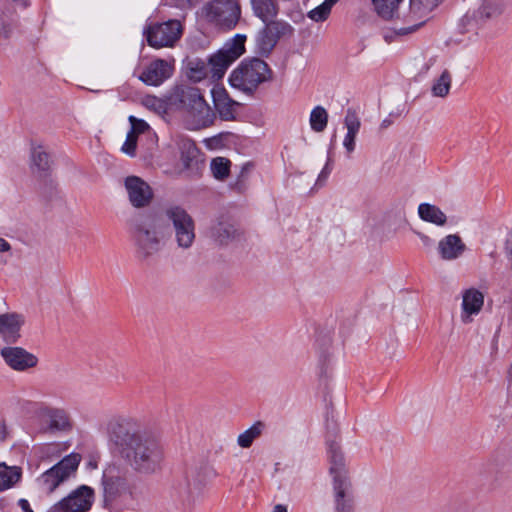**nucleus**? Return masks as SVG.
<instances>
[{"mask_svg":"<svg viewBox=\"0 0 512 512\" xmlns=\"http://www.w3.org/2000/svg\"><path fill=\"white\" fill-rule=\"evenodd\" d=\"M496 13V8L490 3H483L478 9V16L481 19H487L492 17Z\"/></svg>","mask_w":512,"mask_h":512,"instance_id":"41","label":"nucleus"},{"mask_svg":"<svg viewBox=\"0 0 512 512\" xmlns=\"http://www.w3.org/2000/svg\"><path fill=\"white\" fill-rule=\"evenodd\" d=\"M429 14L430 12L410 0L408 12L402 17L404 25L395 28L396 34L408 35L415 32L426 23Z\"/></svg>","mask_w":512,"mask_h":512,"instance_id":"15","label":"nucleus"},{"mask_svg":"<svg viewBox=\"0 0 512 512\" xmlns=\"http://www.w3.org/2000/svg\"><path fill=\"white\" fill-rule=\"evenodd\" d=\"M484 304V295L475 288H469L462 294V313L461 320L468 324L472 321V316L477 315Z\"/></svg>","mask_w":512,"mask_h":512,"instance_id":"18","label":"nucleus"},{"mask_svg":"<svg viewBox=\"0 0 512 512\" xmlns=\"http://www.w3.org/2000/svg\"><path fill=\"white\" fill-rule=\"evenodd\" d=\"M246 36L235 35L224 47L210 57L206 74L215 80L221 79L228 67L245 52Z\"/></svg>","mask_w":512,"mask_h":512,"instance_id":"6","label":"nucleus"},{"mask_svg":"<svg viewBox=\"0 0 512 512\" xmlns=\"http://www.w3.org/2000/svg\"><path fill=\"white\" fill-rule=\"evenodd\" d=\"M65 425H66V431L72 427V424L70 423V421L67 418H66Z\"/></svg>","mask_w":512,"mask_h":512,"instance_id":"54","label":"nucleus"},{"mask_svg":"<svg viewBox=\"0 0 512 512\" xmlns=\"http://www.w3.org/2000/svg\"><path fill=\"white\" fill-rule=\"evenodd\" d=\"M272 512H287V508L284 505L278 504L273 508Z\"/></svg>","mask_w":512,"mask_h":512,"instance_id":"51","label":"nucleus"},{"mask_svg":"<svg viewBox=\"0 0 512 512\" xmlns=\"http://www.w3.org/2000/svg\"><path fill=\"white\" fill-rule=\"evenodd\" d=\"M12 31H13V28L11 25L3 23L0 28V35L7 39L11 36Z\"/></svg>","mask_w":512,"mask_h":512,"instance_id":"44","label":"nucleus"},{"mask_svg":"<svg viewBox=\"0 0 512 512\" xmlns=\"http://www.w3.org/2000/svg\"><path fill=\"white\" fill-rule=\"evenodd\" d=\"M110 438L119 448L121 457L140 475H152L160 471L164 452L160 442L143 430L132 417H117L107 424Z\"/></svg>","mask_w":512,"mask_h":512,"instance_id":"1","label":"nucleus"},{"mask_svg":"<svg viewBox=\"0 0 512 512\" xmlns=\"http://www.w3.org/2000/svg\"><path fill=\"white\" fill-rule=\"evenodd\" d=\"M339 0H325L324 3L328 5V7L331 9L332 6L337 3Z\"/></svg>","mask_w":512,"mask_h":512,"instance_id":"53","label":"nucleus"},{"mask_svg":"<svg viewBox=\"0 0 512 512\" xmlns=\"http://www.w3.org/2000/svg\"><path fill=\"white\" fill-rule=\"evenodd\" d=\"M20 477L21 472L19 468L0 464V490L10 488L19 481Z\"/></svg>","mask_w":512,"mask_h":512,"instance_id":"32","label":"nucleus"},{"mask_svg":"<svg viewBox=\"0 0 512 512\" xmlns=\"http://www.w3.org/2000/svg\"><path fill=\"white\" fill-rule=\"evenodd\" d=\"M330 12H331V9L328 7V5H326L323 2L316 8L309 11L308 17L315 22H320V21L326 20L327 17L329 16Z\"/></svg>","mask_w":512,"mask_h":512,"instance_id":"37","label":"nucleus"},{"mask_svg":"<svg viewBox=\"0 0 512 512\" xmlns=\"http://www.w3.org/2000/svg\"><path fill=\"white\" fill-rule=\"evenodd\" d=\"M293 33V27L281 20L266 22L260 29L255 38L256 52L260 56H269L275 48L279 39L290 36Z\"/></svg>","mask_w":512,"mask_h":512,"instance_id":"8","label":"nucleus"},{"mask_svg":"<svg viewBox=\"0 0 512 512\" xmlns=\"http://www.w3.org/2000/svg\"><path fill=\"white\" fill-rule=\"evenodd\" d=\"M87 468L90 469V470H94L97 468V461L95 459H90L88 462H87Z\"/></svg>","mask_w":512,"mask_h":512,"instance_id":"50","label":"nucleus"},{"mask_svg":"<svg viewBox=\"0 0 512 512\" xmlns=\"http://www.w3.org/2000/svg\"><path fill=\"white\" fill-rule=\"evenodd\" d=\"M310 126L314 132H322L328 123V113L322 106H316L310 113Z\"/></svg>","mask_w":512,"mask_h":512,"instance_id":"33","label":"nucleus"},{"mask_svg":"<svg viewBox=\"0 0 512 512\" xmlns=\"http://www.w3.org/2000/svg\"><path fill=\"white\" fill-rule=\"evenodd\" d=\"M391 123H392V122H391V120H389V119H384V120L382 121V123H381V128H387V127H389V126L391 125Z\"/></svg>","mask_w":512,"mask_h":512,"instance_id":"52","label":"nucleus"},{"mask_svg":"<svg viewBox=\"0 0 512 512\" xmlns=\"http://www.w3.org/2000/svg\"><path fill=\"white\" fill-rule=\"evenodd\" d=\"M11 250V245L7 240L0 237V252H8Z\"/></svg>","mask_w":512,"mask_h":512,"instance_id":"48","label":"nucleus"},{"mask_svg":"<svg viewBox=\"0 0 512 512\" xmlns=\"http://www.w3.org/2000/svg\"><path fill=\"white\" fill-rule=\"evenodd\" d=\"M129 202L135 208L148 206L153 199V191L148 183L138 176H128L124 180Z\"/></svg>","mask_w":512,"mask_h":512,"instance_id":"11","label":"nucleus"},{"mask_svg":"<svg viewBox=\"0 0 512 512\" xmlns=\"http://www.w3.org/2000/svg\"><path fill=\"white\" fill-rule=\"evenodd\" d=\"M330 460V474L333 478V483L336 482H349L347 470L345 468L344 456L341 452L340 446L337 443L329 444L328 448Z\"/></svg>","mask_w":512,"mask_h":512,"instance_id":"20","label":"nucleus"},{"mask_svg":"<svg viewBox=\"0 0 512 512\" xmlns=\"http://www.w3.org/2000/svg\"><path fill=\"white\" fill-rule=\"evenodd\" d=\"M94 502V490L81 485L66 496V512H87Z\"/></svg>","mask_w":512,"mask_h":512,"instance_id":"17","label":"nucleus"},{"mask_svg":"<svg viewBox=\"0 0 512 512\" xmlns=\"http://www.w3.org/2000/svg\"><path fill=\"white\" fill-rule=\"evenodd\" d=\"M233 104H217L219 114L223 120L229 121L234 119Z\"/></svg>","mask_w":512,"mask_h":512,"instance_id":"40","label":"nucleus"},{"mask_svg":"<svg viewBox=\"0 0 512 512\" xmlns=\"http://www.w3.org/2000/svg\"><path fill=\"white\" fill-rule=\"evenodd\" d=\"M64 481V459L59 461L38 479L42 490L52 493Z\"/></svg>","mask_w":512,"mask_h":512,"instance_id":"24","label":"nucleus"},{"mask_svg":"<svg viewBox=\"0 0 512 512\" xmlns=\"http://www.w3.org/2000/svg\"><path fill=\"white\" fill-rule=\"evenodd\" d=\"M229 168L230 161L223 157H217L211 162V170L216 179L223 180L226 178L229 174Z\"/></svg>","mask_w":512,"mask_h":512,"instance_id":"34","label":"nucleus"},{"mask_svg":"<svg viewBox=\"0 0 512 512\" xmlns=\"http://www.w3.org/2000/svg\"><path fill=\"white\" fill-rule=\"evenodd\" d=\"M173 74V66L164 59H156L147 65L139 79L149 86H159Z\"/></svg>","mask_w":512,"mask_h":512,"instance_id":"14","label":"nucleus"},{"mask_svg":"<svg viewBox=\"0 0 512 512\" xmlns=\"http://www.w3.org/2000/svg\"><path fill=\"white\" fill-rule=\"evenodd\" d=\"M18 505L23 510V512H33L29 502L26 499H20L18 501Z\"/></svg>","mask_w":512,"mask_h":512,"instance_id":"46","label":"nucleus"},{"mask_svg":"<svg viewBox=\"0 0 512 512\" xmlns=\"http://www.w3.org/2000/svg\"><path fill=\"white\" fill-rule=\"evenodd\" d=\"M452 84V75L451 73L445 69L441 75L434 80L431 93L434 97L444 98L449 94L450 88Z\"/></svg>","mask_w":512,"mask_h":512,"instance_id":"30","label":"nucleus"},{"mask_svg":"<svg viewBox=\"0 0 512 512\" xmlns=\"http://www.w3.org/2000/svg\"><path fill=\"white\" fill-rule=\"evenodd\" d=\"M412 2H415L424 10H427L428 12H431L437 5V0H411Z\"/></svg>","mask_w":512,"mask_h":512,"instance_id":"43","label":"nucleus"},{"mask_svg":"<svg viewBox=\"0 0 512 512\" xmlns=\"http://www.w3.org/2000/svg\"><path fill=\"white\" fill-rule=\"evenodd\" d=\"M344 125L347 133L343 140V146L348 153L355 150V139L361 127V121L353 109H348L344 118Z\"/></svg>","mask_w":512,"mask_h":512,"instance_id":"25","label":"nucleus"},{"mask_svg":"<svg viewBox=\"0 0 512 512\" xmlns=\"http://www.w3.org/2000/svg\"><path fill=\"white\" fill-rule=\"evenodd\" d=\"M144 105L155 111H165L169 109L168 94L165 99L157 98L156 96H147L144 98Z\"/></svg>","mask_w":512,"mask_h":512,"instance_id":"35","label":"nucleus"},{"mask_svg":"<svg viewBox=\"0 0 512 512\" xmlns=\"http://www.w3.org/2000/svg\"><path fill=\"white\" fill-rule=\"evenodd\" d=\"M170 235V226L159 215L133 226L132 238L136 256L141 260L156 255L162 248L165 238Z\"/></svg>","mask_w":512,"mask_h":512,"instance_id":"3","label":"nucleus"},{"mask_svg":"<svg viewBox=\"0 0 512 512\" xmlns=\"http://www.w3.org/2000/svg\"><path fill=\"white\" fill-rule=\"evenodd\" d=\"M64 416L61 410L45 407L38 411L39 430L47 435H56L64 428Z\"/></svg>","mask_w":512,"mask_h":512,"instance_id":"16","label":"nucleus"},{"mask_svg":"<svg viewBox=\"0 0 512 512\" xmlns=\"http://www.w3.org/2000/svg\"><path fill=\"white\" fill-rule=\"evenodd\" d=\"M174 3L181 9L189 8L192 6V0H174Z\"/></svg>","mask_w":512,"mask_h":512,"instance_id":"47","label":"nucleus"},{"mask_svg":"<svg viewBox=\"0 0 512 512\" xmlns=\"http://www.w3.org/2000/svg\"><path fill=\"white\" fill-rule=\"evenodd\" d=\"M103 493L106 500H114L127 489V479L117 465H109L102 476Z\"/></svg>","mask_w":512,"mask_h":512,"instance_id":"12","label":"nucleus"},{"mask_svg":"<svg viewBox=\"0 0 512 512\" xmlns=\"http://www.w3.org/2000/svg\"><path fill=\"white\" fill-rule=\"evenodd\" d=\"M269 65L260 58L246 59L232 71L229 82L232 87L244 93H254L260 84L272 79Z\"/></svg>","mask_w":512,"mask_h":512,"instance_id":"4","label":"nucleus"},{"mask_svg":"<svg viewBox=\"0 0 512 512\" xmlns=\"http://www.w3.org/2000/svg\"><path fill=\"white\" fill-rule=\"evenodd\" d=\"M403 0H372V4L374 6L377 14L383 19H392L397 10L399 4Z\"/></svg>","mask_w":512,"mask_h":512,"instance_id":"31","label":"nucleus"},{"mask_svg":"<svg viewBox=\"0 0 512 512\" xmlns=\"http://www.w3.org/2000/svg\"><path fill=\"white\" fill-rule=\"evenodd\" d=\"M335 512H353L354 498L349 482L333 483Z\"/></svg>","mask_w":512,"mask_h":512,"instance_id":"21","label":"nucleus"},{"mask_svg":"<svg viewBox=\"0 0 512 512\" xmlns=\"http://www.w3.org/2000/svg\"><path fill=\"white\" fill-rule=\"evenodd\" d=\"M48 512H64V499L58 501L54 506H52Z\"/></svg>","mask_w":512,"mask_h":512,"instance_id":"45","label":"nucleus"},{"mask_svg":"<svg viewBox=\"0 0 512 512\" xmlns=\"http://www.w3.org/2000/svg\"><path fill=\"white\" fill-rule=\"evenodd\" d=\"M82 460V456L79 453H70L66 455V480L70 476H74L75 472Z\"/></svg>","mask_w":512,"mask_h":512,"instance_id":"36","label":"nucleus"},{"mask_svg":"<svg viewBox=\"0 0 512 512\" xmlns=\"http://www.w3.org/2000/svg\"><path fill=\"white\" fill-rule=\"evenodd\" d=\"M158 215L166 225L171 224L178 248L188 250L193 246L196 239L195 221L184 208L172 205L165 208Z\"/></svg>","mask_w":512,"mask_h":512,"instance_id":"5","label":"nucleus"},{"mask_svg":"<svg viewBox=\"0 0 512 512\" xmlns=\"http://www.w3.org/2000/svg\"><path fill=\"white\" fill-rule=\"evenodd\" d=\"M331 171H332L331 162H330V160H328L326 165L324 166V168L322 169V171L320 172V174L318 176L316 185H318V186L324 185V183L327 180L328 176L330 175Z\"/></svg>","mask_w":512,"mask_h":512,"instance_id":"42","label":"nucleus"},{"mask_svg":"<svg viewBox=\"0 0 512 512\" xmlns=\"http://www.w3.org/2000/svg\"><path fill=\"white\" fill-rule=\"evenodd\" d=\"M254 14L264 23L273 21L278 14V5L276 0H251Z\"/></svg>","mask_w":512,"mask_h":512,"instance_id":"26","label":"nucleus"},{"mask_svg":"<svg viewBox=\"0 0 512 512\" xmlns=\"http://www.w3.org/2000/svg\"><path fill=\"white\" fill-rule=\"evenodd\" d=\"M465 249V244L456 234L444 237L438 244V251L443 260L457 259L463 254Z\"/></svg>","mask_w":512,"mask_h":512,"instance_id":"23","label":"nucleus"},{"mask_svg":"<svg viewBox=\"0 0 512 512\" xmlns=\"http://www.w3.org/2000/svg\"><path fill=\"white\" fill-rule=\"evenodd\" d=\"M136 146H137V137L134 134V132H128L126 136V140L124 144L122 145V152L129 156H134L136 152Z\"/></svg>","mask_w":512,"mask_h":512,"instance_id":"38","label":"nucleus"},{"mask_svg":"<svg viewBox=\"0 0 512 512\" xmlns=\"http://www.w3.org/2000/svg\"><path fill=\"white\" fill-rule=\"evenodd\" d=\"M168 105L169 109L183 111L191 120L193 129L206 127L213 121L214 114L196 87L188 85L174 87L168 93Z\"/></svg>","mask_w":512,"mask_h":512,"instance_id":"2","label":"nucleus"},{"mask_svg":"<svg viewBox=\"0 0 512 512\" xmlns=\"http://www.w3.org/2000/svg\"><path fill=\"white\" fill-rule=\"evenodd\" d=\"M24 323V318L16 313L0 315V335L8 342H15L19 337V331Z\"/></svg>","mask_w":512,"mask_h":512,"instance_id":"22","label":"nucleus"},{"mask_svg":"<svg viewBox=\"0 0 512 512\" xmlns=\"http://www.w3.org/2000/svg\"><path fill=\"white\" fill-rule=\"evenodd\" d=\"M211 235L220 245H227L233 241L240 240L242 232L234 222L227 219H219L212 227Z\"/></svg>","mask_w":512,"mask_h":512,"instance_id":"19","label":"nucleus"},{"mask_svg":"<svg viewBox=\"0 0 512 512\" xmlns=\"http://www.w3.org/2000/svg\"><path fill=\"white\" fill-rule=\"evenodd\" d=\"M129 121L131 123V130L129 132H134L136 137H138V134L144 133L149 128V125L144 120L137 119L134 116H130Z\"/></svg>","mask_w":512,"mask_h":512,"instance_id":"39","label":"nucleus"},{"mask_svg":"<svg viewBox=\"0 0 512 512\" xmlns=\"http://www.w3.org/2000/svg\"><path fill=\"white\" fill-rule=\"evenodd\" d=\"M236 189L241 192L243 190L242 184H236Z\"/></svg>","mask_w":512,"mask_h":512,"instance_id":"55","label":"nucleus"},{"mask_svg":"<svg viewBox=\"0 0 512 512\" xmlns=\"http://www.w3.org/2000/svg\"><path fill=\"white\" fill-rule=\"evenodd\" d=\"M7 436V427L5 423L0 422V441H3Z\"/></svg>","mask_w":512,"mask_h":512,"instance_id":"49","label":"nucleus"},{"mask_svg":"<svg viewBox=\"0 0 512 512\" xmlns=\"http://www.w3.org/2000/svg\"><path fill=\"white\" fill-rule=\"evenodd\" d=\"M419 217L426 222L433 223L437 226H444L447 217L444 212L435 205L429 203H421L418 206Z\"/></svg>","mask_w":512,"mask_h":512,"instance_id":"27","label":"nucleus"},{"mask_svg":"<svg viewBox=\"0 0 512 512\" xmlns=\"http://www.w3.org/2000/svg\"><path fill=\"white\" fill-rule=\"evenodd\" d=\"M265 428L262 421H256L250 428L240 433L237 437V444L241 448H249L255 439L259 438Z\"/></svg>","mask_w":512,"mask_h":512,"instance_id":"29","label":"nucleus"},{"mask_svg":"<svg viewBox=\"0 0 512 512\" xmlns=\"http://www.w3.org/2000/svg\"><path fill=\"white\" fill-rule=\"evenodd\" d=\"M55 165V155L48 146L41 143L31 144L30 170L33 175L43 180L45 189L52 185Z\"/></svg>","mask_w":512,"mask_h":512,"instance_id":"7","label":"nucleus"},{"mask_svg":"<svg viewBox=\"0 0 512 512\" xmlns=\"http://www.w3.org/2000/svg\"><path fill=\"white\" fill-rule=\"evenodd\" d=\"M0 354L7 366L19 372L33 368L38 363V358L22 347H4Z\"/></svg>","mask_w":512,"mask_h":512,"instance_id":"13","label":"nucleus"},{"mask_svg":"<svg viewBox=\"0 0 512 512\" xmlns=\"http://www.w3.org/2000/svg\"><path fill=\"white\" fill-rule=\"evenodd\" d=\"M183 27L178 20H168L164 23L148 25L144 35L149 46L153 48L172 47L182 35Z\"/></svg>","mask_w":512,"mask_h":512,"instance_id":"9","label":"nucleus"},{"mask_svg":"<svg viewBox=\"0 0 512 512\" xmlns=\"http://www.w3.org/2000/svg\"><path fill=\"white\" fill-rule=\"evenodd\" d=\"M205 9L211 20L227 29L234 28L241 16L240 5L236 0H214Z\"/></svg>","mask_w":512,"mask_h":512,"instance_id":"10","label":"nucleus"},{"mask_svg":"<svg viewBox=\"0 0 512 512\" xmlns=\"http://www.w3.org/2000/svg\"><path fill=\"white\" fill-rule=\"evenodd\" d=\"M421 239H422L423 241H426V240H428V237H427V236L422 235V236H421Z\"/></svg>","mask_w":512,"mask_h":512,"instance_id":"56","label":"nucleus"},{"mask_svg":"<svg viewBox=\"0 0 512 512\" xmlns=\"http://www.w3.org/2000/svg\"><path fill=\"white\" fill-rule=\"evenodd\" d=\"M178 150L181 154V160L185 167H189L191 162L198 156V148L193 140L184 136H178L176 139Z\"/></svg>","mask_w":512,"mask_h":512,"instance_id":"28","label":"nucleus"}]
</instances>
